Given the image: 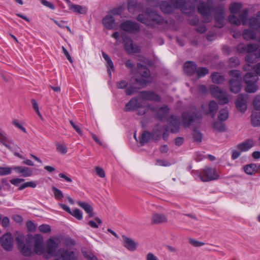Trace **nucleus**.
<instances>
[{"label":"nucleus","instance_id":"1","mask_svg":"<svg viewBox=\"0 0 260 260\" xmlns=\"http://www.w3.org/2000/svg\"><path fill=\"white\" fill-rule=\"evenodd\" d=\"M171 4L168 2H162L160 5L161 11L166 14L173 12L175 9H179L182 13L190 15L194 11V5L188 0H170Z\"/></svg>","mask_w":260,"mask_h":260},{"label":"nucleus","instance_id":"2","mask_svg":"<svg viewBox=\"0 0 260 260\" xmlns=\"http://www.w3.org/2000/svg\"><path fill=\"white\" fill-rule=\"evenodd\" d=\"M137 19L138 21L150 26H153L155 23L160 24L165 22L161 16L150 9H148L145 14H139Z\"/></svg>","mask_w":260,"mask_h":260},{"label":"nucleus","instance_id":"3","mask_svg":"<svg viewBox=\"0 0 260 260\" xmlns=\"http://www.w3.org/2000/svg\"><path fill=\"white\" fill-rule=\"evenodd\" d=\"M213 7L214 2L212 0H207L206 2H202L198 6V12L202 15L204 22H209L212 20Z\"/></svg>","mask_w":260,"mask_h":260},{"label":"nucleus","instance_id":"4","mask_svg":"<svg viewBox=\"0 0 260 260\" xmlns=\"http://www.w3.org/2000/svg\"><path fill=\"white\" fill-rule=\"evenodd\" d=\"M202 119L201 113L196 109L184 112L182 114V123L184 127H189L193 122H199Z\"/></svg>","mask_w":260,"mask_h":260},{"label":"nucleus","instance_id":"5","mask_svg":"<svg viewBox=\"0 0 260 260\" xmlns=\"http://www.w3.org/2000/svg\"><path fill=\"white\" fill-rule=\"evenodd\" d=\"M258 80V77L252 73H247L244 76V80L246 84L245 91L249 93H254L258 89V86L256 84Z\"/></svg>","mask_w":260,"mask_h":260},{"label":"nucleus","instance_id":"6","mask_svg":"<svg viewBox=\"0 0 260 260\" xmlns=\"http://www.w3.org/2000/svg\"><path fill=\"white\" fill-rule=\"evenodd\" d=\"M210 90L213 96L218 100L220 104H227L229 102L228 94L225 91H222L216 85L210 86Z\"/></svg>","mask_w":260,"mask_h":260},{"label":"nucleus","instance_id":"7","mask_svg":"<svg viewBox=\"0 0 260 260\" xmlns=\"http://www.w3.org/2000/svg\"><path fill=\"white\" fill-rule=\"evenodd\" d=\"M138 72L141 75L142 77L137 78L136 82L142 86H145L149 82L148 78L150 76V72L149 70L141 63H138Z\"/></svg>","mask_w":260,"mask_h":260},{"label":"nucleus","instance_id":"8","mask_svg":"<svg viewBox=\"0 0 260 260\" xmlns=\"http://www.w3.org/2000/svg\"><path fill=\"white\" fill-rule=\"evenodd\" d=\"M202 181H210L219 178V175L215 169L207 167L203 170L199 175Z\"/></svg>","mask_w":260,"mask_h":260},{"label":"nucleus","instance_id":"9","mask_svg":"<svg viewBox=\"0 0 260 260\" xmlns=\"http://www.w3.org/2000/svg\"><path fill=\"white\" fill-rule=\"evenodd\" d=\"M215 25L222 27L224 25L225 9L223 6H219L214 9Z\"/></svg>","mask_w":260,"mask_h":260},{"label":"nucleus","instance_id":"10","mask_svg":"<svg viewBox=\"0 0 260 260\" xmlns=\"http://www.w3.org/2000/svg\"><path fill=\"white\" fill-rule=\"evenodd\" d=\"M120 28L129 33H137L140 30L139 24L131 20H126L120 25Z\"/></svg>","mask_w":260,"mask_h":260},{"label":"nucleus","instance_id":"11","mask_svg":"<svg viewBox=\"0 0 260 260\" xmlns=\"http://www.w3.org/2000/svg\"><path fill=\"white\" fill-rule=\"evenodd\" d=\"M123 44L125 51L128 54L138 53L140 52V48L135 45L133 41L129 37H125L123 40Z\"/></svg>","mask_w":260,"mask_h":260},{"label":"nucleus","instance_id":"12","mask_svg":"<svg viewBox=\"0 0 260 260\" xmlns=\"http://www.w3.org/2000/svg\"><path fill=\"white\" fill-rule=\"evenodd\" d=\"M24 236L19 235L16 238V243L19 250L24 256H29L31 253L30 247L26 246L24 244Z\"/></svg>","mask_w":260,"mask_h":260},{"label":"nucleus","instance_id":"13","mask_svg":"<svg viewBox=\"0 0 260 260\" xmlns=\"http://www.w3.org/2000/svg\"><path fill=\"white\" fill-rule=\"evenodd\" d=\"M1 244L3 248L7 250H12L13 245V239L10 233H7L1 237Z\"/></svg>","mask_w":260,"mask_h":260},{"label":"nucleus","instance_id":"14","mask_svg":"<svg viewBox=\"0 0 260 260\" xmlns=\"http://www.w3.org/2000/svg\"><path fill=\"white\" fill-rule=\"evenodd\" d=\"M247 95L243 94H239L237 98L236 106L237 109L241 112L244 113L247 109Z\"/></svg>","mask_w":260,"mask_h":260},{"label":"nucleus","instance_id":"15","mask_svg":"<svg viewBox=\"0 0 260 260\" xmlns=\"http://www.w3.org/2000/svg\"><path fill=\"white\" fill-rule=\"evenodd\" d=\"M151 110L155 112L157 118L160 120H163L167 117L170 110L166 105L160 108L152 107Z\"/></svg>","mask_w":260,"mask_h":260},{"label":"nucleus","instance_id":"16","mask_svg":"<svg viewBox=\"0 0 260 260\" xmlns=\"http://www.w3.org/2000/svg\"><path fill=\"white\" fill-rule=\"evenodd\" d=\"M169 126L171 132L177 133L180 128V122L179 117L176 115H171L168 119Z\"/></svg>","mask_w":260,"mask_h":260},{"label":"nucleus","instance_id":"17","mask_svg":"<svg viewBox=\"0 0 260 260\" xmlns=\"http://www.w3.org/2000/svg\"><path fill=\"white\" fill-rule=\"evenodd\" d=\"M102 24L108 29H114L116 25L115 19L114 16L110 12L102 19Z\"/></svg>","mask_w":260,"mask_h":260},{"label":"nucleus","instance_id":"18","mask_svg":"<svg viewBox=\"0 0 260 260\" xmlns=\"http://www.w3.org/2000/svg\"><path fill=\"white\" fill-rule=\"evenodd\" d=\"M73 254V252H70L67 249L60 248L57 251L55 260H72Z\"/></svg>","mask_w":260,"mask_h":260},{"label":"nucleus","instance_id":"19","mask_svg":"<svg viewBox=\"0 0 260 260\" xmlns=\"http://www.w3.org/2000/svg\"><path fill=\"white\" fill-rule=\"evenodd\" d=\"M140 96L143 100L159 102L160 100L159 95L153 91H143L140 92Z\"/></svg>","mask_w":260,"mask_h":260},{"label":"nucleus","instance_id":"20","mask_svg":"<svg viewBox=\"0 0 260 260\" xmlns=\"http://www.w3.org/2000/svg\"><path fill=\"white\" fill-rule=\"evenodd\" d=\"M127 9L131 13H135L142 11L143 6L141 3H138L136 0H127Z\"/></svg>","mask_w":260,"mask_h":260},{"label":"nucleus","instance_id":"21","mask_svg":"<svg viewBox=\"0 0 260 260\" xmlns=\"http://www.w3.org/2000/svg\"><path fill=\"white\" fill-rule=\"evenodd\" d=\"M242 79H231L229 81L230 91L237 93L241 90Z\"/></svg>","mask_w":260,"mask_h":260},{"label":"nucleus","instance_id":"22","mask_svg":"<svg viewBox=\"0 0 260 260\" xmlns=\"http://www.w3.org/2000/svg\"><path fill=\"white\" fill-rule=\"evenodd\" d=\"M254 145V141L252 139H248L236 146V148L242 152L249 150Z\"/></svg>","mask_w":260,"mask_h":260},{"label":"nucleus","instance_id":"23","mask_svg":"<svg viewBox=\"0 0 260 260\" xmlns=\"http://www.w3.org/2000/svg\"><path fill=\"white\" fill-rule=\"evenodd\" d=\"M140 103L138 99L133 98L126 104L124 110L125 111H130L138 109L140 107Z\"/></svg>","mask_w":260,"mask_h":260},{"label":"nucleus","instance_id":"24","mask_svg":"<svg viewBox=\"0 0 260 260\" xmlns=\"http://www.w3.org/2000/svg\"><path fill=\"white\" fill-rule=\"evenodd\" d=\"M196 64L192 61H188L184 64V70L188 75H192L195 73L196 70Z\"/></svg>","mask_w":260,"mask_h":260},{"label":"nucleus","instance_id":"25","mask_svg":"<svg viewBox=\"0 0 260 260\" xmlns=\"http://www.w3.org/2000/svg\"><path fill=\"white\" fill-rule=\"evenodd\" d=\"M151 222L153 224H160L167 222L166 215L160 213H154L151 217Z\"/></svg>","mask_w":260,"mask_h":260},{"label":"nucleus","instance_id":"26","mask_svg":"<svg viewBox=\"0 0 260 260\" xmlns=\"http://www.w3.org/2000/svg\"><path fill=\"white\" fill-rule=\"evenodd\" d=\"M57 246V243L54 240L49 239L47 242L46 250L47 253L50 256H52L56 251Z\"/></svg>","mask_w":260,"mask_h":260},{"label":"nucleus","instance_id":"27","mask_svg":"<svg viewBox=\"0 0 260 260\" xmlns=\"http://www.w3.org/2000/svg\"><path fill=\"white\" fill-rule=\"evenodd\" d=\"M123 239L124 245L127 249L132 251H135L136 249L137 245L133 239L125 236H123Z\"/></svg>","mask_w":260,"mask_h":260},{"label":"nucleus","instance_id":"28","mask_svg":"<svg viewBox=\"0 0 260 260\" xmlns=\"http://www.w3.org/2000/svg\"><path fill=\"white\" fill-rule=\"evenodd\" d=\"M242 37L246 41L253 40L256 38V34L253 30L245 29L242 32Z\"/></svg>","mask_w":260,"mask_h":260},{"label":"nucleus","instance_id":"29","mask_svg":"<svg viewBox=\"0 0 260 260\" xmlns=\"http://www.w3.org/2000/svg\"><path fill=\"white\" fill-rule=\"evenodd\" d=\"M69 9L75 13L81 14H85L87 12V8L86 7L75 4L70 5Z\"/></svg>","mask_w":260,"mask_h":260},{"label":"nucleus","instance_id":"30","mask_svg":"<svg viewBox=\"0 0 260 260\" xmlns=\"http://www.w3.org/2000/svg\"><path fill=\"white\" fill-rule=\"evenodd\" d=\"M77 204L88 214L89 217H92L94 216L93 212V208L88 203L82 202H77Z\"/></svg>","mask_w":260,"mask_h":260},{"label":"nucleus","instance_id":"31","mask_svg":"<svg viewBox=\"0 0 260 260\" xmlns=\"http://www.w3.org/2000/svg\"><path fill=\"white\" fill-rule=\"evenodd\" d=\"M34 251L36 254L39 255L43 253L44 247L43 245V240L41 238L35 239Z\"/></svg>","mask_w":260,"mask_h":260},{"label":"nucleus","instance_id":"32","mask_svg":"<svg viewBox=\"0 0 260 260\" xmlns=\"http://www.w3.org/2000/svg\"><path fill=\"white\" fill-rule=\"evenodd\" d=\"M212 82L215 84H221L225 80L224 77L220 73L214 72L211 75Z\"/></svg>","mask_w":260,"mask_h":260},{"label":"nucleus","instance_id":"33","mask_svg":"<svg viewBox=\"0 0 260 260\" xmlns=\"http://www.w3.org/2000/svg\"><path fill=\"white\" fill-rule=\"evenodd\" d=\"M242 8V4L241 3H233L229 6V10L232 14H238Z\"/></svg>","mask_w":260,"mask_h":260},{"label":"nucleus","instance_id":"34","mask_svg":"<svg viewBox=\"0 0 260 260\" xmlns=\"http://www.w3.org/2000/svg\"><path fill=\"white\" fill-rule=\"evenodd\" d=\"M248 9L245 8L243 9L239 13V19L241 21V23H242L244 25H245L247 24V17L248 15Z\"/></svg>","mask_w":260,"mask_h":260},{"label":"nucleus","instance_id":"35","mask_svg":"<svg viewBox=\"0 0 260 260\" xmlns=\"http://www.w3.org/2000/svg\"><path fill=\"white\" fill-rule=\"evenodd\" d=\"M251 124L254 126H260V112H253L251 116Z\"/></svg>","mask_w":260,"mask_h":260},{"label":"nucleus","instance_id":"36","mask_svg":"<svg viewBox=\"0 0 260 260\" xmlns=\"http://www.w3.org/2000/svg\"><path fill=\"white\" fill-rule=\"evenodd\" d=\"M151 139V134L148 132L145 131L143 133L139 139V142L141 146L147 143Z\"/></svg>","mask_w":260,"mask_h":260},{"label":"nucleus","instance_id":"37","mask_svg":"<svg viewBox=\"0 0 260 260\" xmlns=\"http://www.w3.org/2000/svg\"><path fill=\"white\" fill-rule=\"evenodd\" d=\"M244 170L246 174L252 175L258 170V167L255 164H249L244 167Z\"/></svg>","mask_w":260,"mask_h":260},{"label":"nucleus","instance_id":"38","mask_svg":"<svg viewBox=\"0 0 260 260\" xmlns=\"http://www.w3.org/2000/svg\"><path fill=\"white\" fill-rule=\"evenodd\" d=\"M209 107L210 113L212 117L214 118L218 108V104L215 101H212L209 104Z\"/></svg>","mask_w":260,"mask_h":260},{"label":"nucleus","instance_id":"39","mask_svg":"<svg viewBox=\"0 0 260 260\" xmlns=\"http://www.w3.org/2000/svg\"><path fill=\"white\" fill-rule=\"evenodd\" d=\"M248 25L250 27L256 29L260 26V22L256 17H252L249 19Z\"/></svg>","mask_w":260,"mask_h":260},{"label":"nucleus","instance_id":"40","mask_svg":"<svg viewBox=\"0 0 260 260\" xmlns=\"http://www.w3.org/2000/svg\"><path fill=\"white\" fill-rule=\"evenodd\" d=\"M229 111L226 109H221L219 112L218 119L220 121H224L229 118Z\"/></svg>","mask_w":260,"mask_h":260},{"label":"nucleus","instance_id":"41","mask_svg":"<svg viewBox=\"0 0 260 260\" xmlns=\"http://www.w3.org/2000/svg\"><path fill=\"white\" fill-rule=\"evenodd\" d=\"M125 9V6L124 5H121L119 7L112 9L109 12L111 13L113 16L116 15H120L123 12Z\"/></svg>","mask_w":260,"mask_h":260},{"label":"nucleus","instance_id":"42","mask_svg":"<svg viewBox=\"0 0 260 260\" xmlns=\"http://www.w3.org/2000/svg\"><path fill=\"white\" fill-rule=\"evenodd\" d=\"M195 73L197 74V76L198 78H201L205 76L206 74L209 73V70L206 68H197L196 66V70Z\"/></svg>","mask_w":260,"mask_h":260},{"label":"nucleus","instance_id":"43","mask_svg":"<svg viewBox=\"0 0 260 260\" xmlns=\"http://www.w3.org/2000/svg\"><path fill=\"white\" fill-rule=\"evenodd\" d=\"M94 219L95 221L92 220H89L88 222V224L92 228L97 229L99 228V225L102 224V221L101 219L98 217H96Z\"/></svg>","mask_w":260,"mask_h":260},{"label":"nucleus","instance_id":"44","mask_svg":"<svg viewBox=\"0 0 260 260\" xmlns=\"http://www.w3.org/2000/svg\"><path fill=\"white\" fill-rule=\"evenodd\" d=\"M102 54L104 59L107 62L108 67L113 70L114 64L109 56L104 52H102Z\"/></svg>","mask_w":260,"mask_h":260},{"label":"nucleus","instance_id":"45","mask_svg":"<svg viewBox=\"0 0 260 260\" xmlns=\"http://www.w3.org/2000/svg\"><path fill=\"white\" fill-rule=\"evenodd\" d=\"M235 15V14H232L230 15L228 17L229 21L231 24H234L239 26L241 24V21L239 18Z\"/></svg>","mask_w":260,"mask_h":260},{"label":"nucleus","instance_id":"46","mask_svg":"<svg viewBox=\"0 0 260 260\" xmlns=\"http://www.w3.org/2000/svg\"><path fill=\"white\" fill-rule=\"evenodd\" d=\"M213 127L218 132H224L226 130L225 125L220 121H216L213 123Z\"/></svg>","mask_w":260,"mask_h":260},{"label":"nucleus","instance_id":"47","mask_svg":"<svg viewBox=\"0 0 260 260\" xmlns=\"http://www.w3.org/2000/svg\"><path fill=\"white\" fill-rule=\"evenodd\" d=\"M258 48L257 44L249 43L246 45V52L250 53L255 52Z\"/></svg>","mask_w":260,"mask_h":260},{"label":"nucleus","instance_id":"48","mask_svg":"<svg viewBox=\"0 0 260 260\" xmlns=\"http://www.w3.org/2000/svg\"><path fill=\"white\" fill-rule=\"evenodd\" d=\"M257 58L255 53L249 54L245 56V61L249 63H253L256 62Z\"/></svg>","mask_w":260,"mask_h":260},{"label":"nucleus","instance_id":"49","mask_svg":"<svg viewBox=\"0 0 260 260\" xmlns=\"http://www.w3.org/2000/svg\"><path fill=\"white\" fill-rule=\"evenodd\" d=\"M70 214L78 220H81L83 218L82 212L78 209H76L72 211H71V213Z\"/></svg>","mask_w":260,"mask_h":260},{"label":"nucleus","instance_id":"50","mask_svg":"<svg viewBox=\"0 0 260 260\" xmlns=\"http://www.w3.org/2000/svg\"><path fill=\"white\" fill-rule=\"evenodd\" d=\"M52 190L54 194L55 198L56 200H61L63 198V195L62 191L56 187L53 186L52 187Z\"/></svg>","mask_w":260,"mask_h":260},{"label":"nucleus","instance_id":"51","mask_svg":"<svg viewBox=\"0 0 260 260\" xmlns=\"http://www.w3.org/2000/svg\"><path fill=\"white\" fill-rule=\"evenodd\" d=\"M21 172L22 176L24 177H30L32 175L31 169L28 167H23Z\"/></svg>","mask_w":260,"mask_h":260},{"label":"nucleus","instance_id":"52","mask_svg":"<svg viewBox=\"0 0 260 260\" xmlns=\"http://www.w3.org/2000/svg\"><path fill=\"white\" fill-rule=\"evenodd\" d=\"M53 22L58 26H59L60 28H66L67 29V30L70 32H72V31H71V28L68 26H66L65 25V23H67L66 21H63V20H60L59 21H57L56 20H54V19H53Z\"/></svg>","mask_w":260,"mask_h":260},{"label":"nucleus","instance_id":"53","mask_svg":"<svg viewBox=\"0 0 260 260\" xmlns=\"http://www.w3.org/2000/svg\"><path fill=\"white\" fill-rule=\"evenodd\" d=\"M12 168L11 167H0V175L4 176L9 175L12 173Z\"/></svg>","mask_w":260,"mask_h":260},{"label":"nucleus","instance_id":"54","mask_svg":"<svg viewBox=\"0 0 260 260\" xmlns=\"http://www.w3.org/2000/svg\"><path fill=\"white\" fill-rule=\"evenodd\" d=\"M193 137L195 141L197 142H201L202 140V135L197 129L194 130L193 132Z\"/></svg>","mask_w":260,"mask_h":260},{"label":"nucleus","instance_id":"55","mask_svg":"<svg viewBox=\"0 0 260 260\" xmlns=\"http://www.w3.org/2000/svg\"><path fill=\"white\" fill-rule=\"evenodd\" d=\"M229 74L230 76L234 77L232 79H242L240 73L238 70H232L229 71Z\"/></svg>","mask_w":260,"mask_h":260},{"label":"nucleus","instance_id":"56","mask_svg":"<svg viewBox=\"0 0 260 260\" xmlns=\"http://www.w3.org/2000/svg\"><path fill=\"white\" fill-rule=\"evenodd\" d=\"M147 109L148 108L146 106H145L143 104L140 103V107L137 109L138 110V114L140 115H144L146 113Z\"/></svg>","mask_w":260,"mask_h":260},{"label":"nucleus","instance_id":"57","mask_svg":"<svg viewBox=\"0 0 260 260\" xmlns=\"http://www.w3.org/2000/svg\"><path fill=\"white\" fill-rule=\"evenodd\" d=\"M240 63L239 59L237 57H231L229 59V66L231 67H235Z\"/></svg>","mask_w":260,"mask_h":260},{"label":"nucleus","instance_id":"58","mask_svg":"<svg viewBox=\"0 0 260 260\" xmlns=\"http://www.w3.org/2000/svg\"><path fill=\"white\" fill-rule=\"evenodd\" d=\"M84 256L88 260H98V258L92 253L88 251H82Z\"/></svg>","mask_w":260,"mask_h":260},{"label":"nucleus","instance_id":"59","mask_svg":"<svg viewBox=\"0 0 260 260\" xmlns=\"http://www.w3.org/2000/svg\"><path fill=\"white\" fill-rule=\"evenodd\" d=\"M39 229L40 232L45 233H48L51 231L50 226L46 224H43L40 225Z\"/></svg>","mask_w":260,"mask_h":260},{"label":"nucleus","instance_id":"60","mask_svg":"<svg viewBox=\"0 0 260 260\" xmlns=\"http://www.w3.org/2000/svg\"><path fill=\"white\" fill-rule=\"evenodd\" d=\"M56 149L58 152L61 154H66L67 152V148L63 144H57Z\"/></svg>","mask_w":260,"mask_h":260},{"label":"nucleus","instance_id":"61","mask_svg":"<svg viewBox=\"0 0 260 260\" xmlns=\"http://www.w3.org/2000/svg\"><path fill=\"white\" fill-rule=\"evenodd\" d=\"M155 165L157 166L168 167L171 166V163L167 160L157 159L156 160Z\"/></svg>","mask_w":260,"mask_h":260},{"label":"nucleus","instance_id":"62","mask_svg":"<svg viewBox=\"0 0 260 260\" xmlns=\"http://www.w3.org/2000/svg\"><path fill=\"white\" fill-rule=\"evenodd\" d=\"M237 51L240 53L246 52V45L243 43H240L237 47Z\"/></svg>","mask_w":260,"mask_h":260},{"label":"nucleus","instance_id":"63","mask_svg":"<svg viewBox=\"0 0 260 260\" xmlns=\"http://www.w3.org/2000/svg\"><path fill=\"white\" fill-rule=\"evenodd\" d=\"M189 243L194 247H201L202 246H203L205 244L203 242L197 241L193 239H189Z\"/></svg>","mask_w":260,"mask_h":260},{"label":"nucleus","instance_id":"64","mask_svg":"<svg viewBox=\"0 0 260 260\" xmlns=\"http://www.w3.org/2000/svg\"><path fill=\"white\" fill-rule=\"evenodd\" d=\"M253 104L255 109L260 110V96H257L255 98Z\"/></svg>","mask_w":260,"mask_h":260}]
</instances>
